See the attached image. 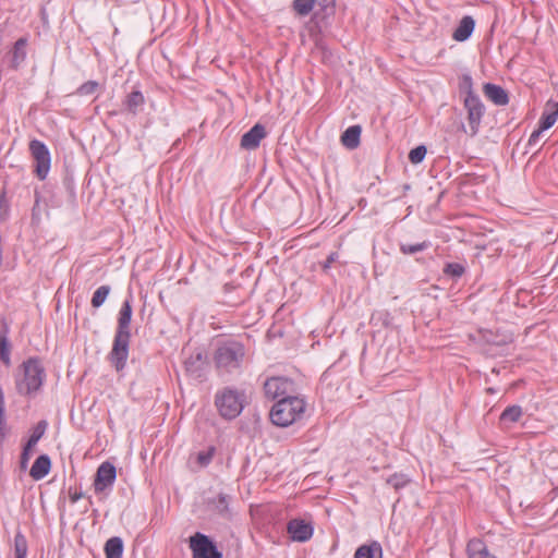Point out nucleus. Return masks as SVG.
<instances>
[{"instance_id":"f257e3e1","label":"nucleus","mask_w":558,"mask_h":558,"mask_svg":"<svg viewBox=\"0 0 558 558\" xmlns=\"http://www.w3.org/2000/svg\"><path fill=\"white\" fill-rule=\"evenodd\" d=\"M132 314V295L130 294L119 311L112 348L108 354V361L117 372L124 369L129 357Z\"/></svg>"},{"instance_id":"f03ea898","label":"nucleus","mask_w":558,"mask_h":558,"mask_svg":"<svg viewBox=\"0 0 558 558\" xmlns=\"http://www.w3.org/2000/svg\"><path fill=\"white\" fill-rule=\"evenodd\" d=\"M245 347L242 342L228 339L220 341L214 352V362L220 374H231L241 368L245 357Z\"/></svg>"},{"instance_id":"7ed1b4c3","label":"nucleus","mask_w":558,"mask_h":558,"mask_svg":"<svg viewBox=\"0 0 558 558\" xmlns=\"http://www.w3.org/2000/svg\"><path fill=\"white\" fill-rule=\"evenodd\" d=\"M306 409V402L303 398L290 396L279 399L269 413L271 422L280 427H288L302 420Z\"/></svg>"},{"instance_id":"20e7f679","label":"nucleus","mask_w":558,"mask_h":558,"mask_svg":"<svg viewBox=\"0 0 558 558\" xmlns=\"http://www.w3.org/2000/svg\"><path fill=\"white\" fill-rule=\"evenodd\" d=\"M45 368L38 357H29L22 364V374L16 377L15 385L20 395L32 396L37 392L45 380Z\"/></svg>"},{"instance_id":"39448f33","label":"nucleus","mask_w":558,"mask_h":558,"mask_svg":"<svg viewBox=\"0 0 558 558\" xmlns=\"http://www.w3.org/2000/svg\"><path fill=\"white\" fill-rule=\"evenodd\" d=\"M244 393L231 387L217 391L215 396V405L219 414L227 420H233L240 415L244 408Z\"/></svg>"},{"instance_id":"423d86ee","label":"nucleus","mask_w":558,"mask_h":558,"mask_svg":"<svg viewBox=\"0 0 558 558\" xmlns=\"http://www.w3.org/2000/svg\"><path fill=\"white\" fill-rule=\"evenodd\" d=\"M29 151L34 159V173L39 180H45L49 173L51 156L47 145L39 141L29 142Z\"/></svg>"},{"instance_id":"0eeeda50","label":"nucleus","mask_w":558,"mask_h":558,"mask_svg":"<svg viewBox=\"0 0 558 558\" xmlns=\"http://www.w3.org/2000/svg\"><path fill=\"white\" fill-rule=\"evenodd\" d=\"M190 548L193 558H222L216 544L205 534L196 532L190 537Z\"/></svg>"},{"instance_id":"6e6552de","label":"nucleus","mask_w":558,"mask_h":558,"mask_svg":"<svg viewBox=\"0 0 558 558\" xmlns=\"http://www.w3.org/2000/svg\"><path fill=\"white\" fill-rule=\"evenodd\" d=\"M264 392L272 400L288 398L294 392V384L286 377H270L264 384Z\"/></svg>"},{"instance_id":"1a4fd4ad","label":"nucleus","mask_w":558,"mask_h":558,"mask_svg":"<svg viewBox=\"0 0 558 558\" xmlns=\"http://www.w3.org/2000/svg\"><path fill=\"white\" fill-rule=\"evenodd\" d=\"M464 107L468 111V121L471 129V136H474L478 132L481 120L484 116V105L474 92H470L464 98Z\"/></svg>"},{"instance_id":"9d476101","label":"nucleus","mask_w":558,"mask_h":558,"mask_svg":"<svg viewBox=\"0 0 558 558\" xmlns=\"http://www.w3.org/2000/svg\"><path fill=\"white\" fill-rule=\"evenodd\" d=\"M117 477V470L116 466L106 461L102 462L96 472L95 480H94V490L96 494L105 492L107 488H110Z\"/></svg>"},{"instance_id":"9b49d317","label":"nucleus","mask_w":558,"mask_h":558,"mask_svg":"<svg viewBox=\"0 0 558 558\" xmlns=\"http://www.w3.org/2000/svg\"><path fill=\"white\" fill-rule=\"evenodd\" d=\"M146 99L138 88H133L122 99V112L136 117L144 109Z\"/></svg>"},{"instance_id":"f8f14e48","label":"nucleus","mask_w":558,"mask_h":558,"mask_svg":"<svg viewBox=\"0 0 558 558\" xmlns=\"http://www.w3.org/2000/svg\"><path fill=\"white\" fill-rule=\"evenodd\" d=\"M287 531L290 534V537L296 542H306L313 535V526L300 519L289 521Z\"/></svg>"},{"instance_id":"ddd939ff","label":"nucleus","mask_w":558,"mask_h":558,"mask_svg":"<svg viewBox=\"0 0 558 558\" xmlns=\"http://www.w3.org/2000/svg\"><path fill=\"white\" fill-rule=\"evenodd\" d=\"M266 135L265 126L257 123L242 135L241 147L246 150H254L259 146L262 140L265 138Z\"/></svg>"},{"instance_id":"4468645a","label":"nucleus","mask_w":558,"mask_h":558,"mask_svg":"<svg viewBox=\"0 0 558 558\" xmlns=\"http://www.w3.org/2000/svg\"><path fill=\"white\" fill-rule=\"evenodd\" d=\"M336 13V0H316L313 20L317 23L327 22Z\"/></svg>"},{"instance_id":"2eb2a0df","label":"nucleus","mask_w":558,"mask_h":558,"mask_svg":"<svg viewBox=\"0 0 558 558\" xmlns=\"http://www.w3.org/2000/svg\"><path fill=\"white\" fill-rule=\"evenodd\" d=\"M485 96L497 106H505L509 102L507 92L499 85L486 83L483 86Z\"/></svg>"},{"instance_id":"dca6fc26","label":"nucleus","mask_w":558,"mask_h":558,"mask_svg":"<svg viewBox=\"0 0 558 558\" xmlns=\"http://www.w3.org/2000/svg\"><path fill=\"white\" fill-rule=\"evenodd\" d=\"M558 119V101H547L545 105L544 111L541 116L538 126H541V131H546L550 129Z\"/></svg>"},{"instance_id":"f3484780","label":"nucleus","mask_w":558,"mask_h":558,"mask_svg":"<svg viewBox=\"0 0 558 558\" xmlns=\"http://www.w3.org/2000/svg\"><path fill=\"white\" fill-rule=\"evenodd\" d=\"M475 27V21L472 16L465 15L463 16L457 28L452 33V38L456 41H465L470 38Z\"/></svg>"},{"instance_id":"a211bd4d","label":"nucleus","mask_w":558,"mask_h":558,"mask_svg":"<svg viewBox=\"0 0 558 558\" xmlns=\"http://www.w3.org/2000/svg\"><path fill=\"white\" fill-rule=\"evenodd\" d=\"M27 43H28V40L26 37H21L14 43L13 48L11 50V61H10L12 69L17 70L21 66V64L25 61L26 54H27L26 53Z\"/></svg>"},{"instance_id":"6ab92c4d","label":"nucleus","mask_w":558,"mask_h":558,"mask_svg":"<svg viewBox=\"0 0 558 558\" xmlns=\"http://www.w3.org/2000/svg\"><path fill=\"white\" fill-rule=\"evenodd\" d=\"M466 553L469 558H497L489 553L487 545L481 538H472L468 542Z\"/></svg>"},{"instance_id":"aec40b11","label":"nucleus","mask_w":558,"mask_h":558,"mask_svg":"<svg viewBox=\"0 0 558 558\" xmlns=\"http://www.w3.org/2000/svg\"><path fill=\"white\" fill-rule=\"evenodd\" d=\"M51 469V460L47 454H40L33 463L29 475L35 480L39 481L47 476Z\"/></svg>"},{"instance_id":"412c9836","label":"nucleus","mask_w":558,"mask_h":558,"mask_svg":"<svg viewBox=\"0 0 558 558\" xmlns=\"http://www.w3.org/2000/svg\"><path fill=\"white\" fill-rule=\"evenodd\" d=\"M206 357L202 352L191 354L184 362V367L187 373L195 377H199L204 371Z\"/></svg>"},{"instance_id":"4be33fe9","label":"nucleus","mask_w":558,"mask_h":558,"mask_svg":"<svg viewBox=\"0 0 558 558\" xmlns=\"http://www.w3.org/2000/svg\"><path fill=\"white\" fill-rule=\"evenodd\" d=\"M230 496L219 493L218 496L209 501L213 510L223 519H231V511L229 508Z\"/></svg>"},{"instance_id":"5701e85b","label":"nucleus","mask_w":558,"mask_h":558,"mask_svg":"<svg viewBox=\"0 0 558 558\" xmlns=\"http://www.w3.org/2000/svg\"><path fill=\"white\" fill-rule=\"evenodd\" d=\"M361 133L360 125H351L342 133L341 143L349 149H355L360 145Z\"/></svg>"},{"instance_id":"b1692460","label":"nucleus","mask_w":558,"mask_h":558,"mask_svg":"<svg viewBox=\"0 0 558 558\" xmlns=\"http://www.w3.org/2000/svg\"><path fill=\"white\" fill-rule=\"evenodd\" d=\"M354 558H383L381 545L376 541L361 545L355 550Z\"/></svg>"},{"instance_id":"393cba45","label":"nucleus","mask_w":558,"mask_h":558,"mask_svg":"<svg viewBox=\"0 0 558 558\" xmlns=\"http://www.w3.org/2000/svg\"><path fill=\"white\" fill-rule=\"evenodd\" d=\"M104 549L106 558H122L123 542L120 537L113 536L106 542Z\"/></svg>"},{"instance_id":"a878e982","label":"nucleus","mask_w":558,"mask_h":558,"mask_svg":"<svg viewBox=\"0 0 558 558\" xmlns=\"http://www.w3.org/2000/svg\"><path fill=\"white\" fill-rule=\"evenodd\" d=\"M523 415L522 408L520 405L507 407L500 414L499 421L504 425L517 423Z\"/></svg>"},{"instance_id":"bb28decb","label":"nucleus","mask_w":558,"mask_h":558,"mask_svg":"<svg viewBox=\"0 0 558 558\" xmlns=\"http://www.w3.org/2000/svg\"><path fill=\"white\" fill-rule=\"evenodd\" d=\"M316 0H292L291 9L298 16H307L314 13Z\"/></svg>"},{"instance_id":"cd10ccee","label":"nucleus","mask_w":558,"mask_h":558,"mask_svg":"<svg viewBox=\"0 0 558 558\" xmlns=\"http://www.w3.org/2000/svg\"><path fill=\"white\" fill-rule=\"evenodd\" d=\"M14 558H27L28 544L27 539L21 531L14 536Z\"/></svg>"},{"instance_id":"c85d7f7f","label":"nucleus","mask_w":558,"mask_h":558,"mask_svg":"<svg viewBox=\"0 0 558 558\" xmlns=\"http://www.w3.org/2000/svg\"><path fill=\"white\" fill-rule=\"evenodd\" d=\"M47 422L46 421H39L33 428L31 436L26 444H28V447H35L37 442L40 440V438L44 436L46 429H47Z\"/></svg>"},{"instance_id":"c756f323","label":"nucleus","mask_w":558,"mask_h":558,"mask_svg":"<svg viewBox=\"0 0 558 558\" xmlns=\"http://www.w3.org/2000/svg\"><path fill=\"white\" fill-rule=\"evenodd\" d=\"M429 247H430L429 241H423V242L415 243V244L401 243L400 252L404 255H414V254L421 253Z\"/></svg>"},{"instance_id":"7c9ffc66","label":"nucleus","mask_w":558,"mask_h":558,"mask_svg":"<svg viewBox=\"0 0 558 558\" xmlns=\"http://www.w3.org/2000/svg\"><path fill=\"white\" fill-rule=\"evenodd\" d=\"M111 288L110 286H100L93 294L90 304L93 307L98 308L100 307L105 301L107 300L108 295L110 294Z\"/></svg>"},{"instance_id":"2f4dec72","label":"nucleus","mask_w":558,"mask_h":558,"mask_svg":"<svg viewBox=\"0 0 558 558\" xmlns=\"http://www.w3.org/2000/svg\"><path fill=\"white\" fill-rule=\"evenodd\" d=\"M410 482V477L403 473H395L387 478V484L391 485L397 492L404 488Z\"/></svg>"},{"instance_id":"473e14b6","label":"nucleus","mask_w":558,"mask_h":558,"mask_svg":"<svg viewBox=\"0 0 558 558\" xmlns=\"http://www.w3.org/2000/svg\"><path fill=\"white\" fill-rule=\"evenodd\" d=\"M100 88V85L97 81H94V80H90V81H87L85 83H83L82 85H80L76 90H75V95L77 96H90L95 93H97Z\"/></svg>"},{"instance_id":"72a5a7b5","label":"nucleus","mask_w":558,"mask_h":558,"mask_svg":"<svg viewBox=\"0 0 558 558\" xmlns=\"http://www.w3.org/2000/svg\"><path fill=\"white\" fill-rule=\"evenodd\" d=\"M10 351H11V344H10V341H9V337H5V335H3L0 338V360L7 366H9L10 363H11Z\"/></svg>"},{"instance_id":"f704fd0d","label":"nucleus","mask_w":558,"mask_h":558,"mask_svg":"<svg viewBox=\"0 0 558 558\" xmlns=\"http://www.w3.org/2000/svg\"><path fill=\"white\" fill-rule=\"evenodd\" d=\"M465 272V268L460 263H448L444 267V274L452 278H460Z\"/></svg>"},{"instance_id":"c9c22d12","label":"nucleus","mask_w":558,"mask_h":558,"mask_svg":"<svg viewBox=\"0 0 558 558\" xmlns=\"http://www.w3.org/2000/svg\"><path fill=\"white\" fill-rule=\"evenodd\" d=\"M427 149L424 145L416 146L409 153V160L413 165L422 162L426 156Z\"/></svg>"},{"instance_id":"e433bc0d","label":"nucleus","mask_w":558,"mask_h":558,"mask_svg":"<svg viewBox=\"0 0 558 558\" xmlns=\"http://www.w3.org/2000/svg\"><path fill=\"white\" fill-rule=\"evenodd\" d=\"M214 454H215V447H209L205 451H199L196 456V461H197L198 465L202 468L207 466L211 462Z\"/></svg>"},{"instance_id":"4c0bfd02","label":"nucleus","mask_w":558,"mask_h":558,"mask_svg":"<svg viewBox=\"0 0 558 558\" xmlns=\"http://www.w3.org/2000/svg\"><path fill=\"white\" fill-rule=\"evenodd\" d=\"M460 88L461 90H465L466 95H469L470 92H473V82L469 74L462 75Z\"/></svg>"},{"instance_id":"58836bf2","label":"nucleus","mask_w":558,"mask_h":558,"mask_svg":"<svg viewBox=\"0 0 558 558\" xmlns=\"http://www.w3.org/2000/svg\"><path fill=\"white\" fill-rule=\"evenodd\" d=\"M35 447H28V444H26L23 448L22 454H21V465L24 468L26 466L33 450Z\"/></svg>"},{"instance_id":"ea45409f","label":"nucleus","mask_w":558,"mask_h":558,"mask_svg":"<svg viewBox=\"0 0 558 558\" xmlns=\"http://www.w3.org/2000/svg\"><path fill=\"white\" fill-rule=\"evenodd\" d=\"M84 497V494L81 490H77L76 488H69V498L72 504L77 502L81 498Z\"/></svg>"},{"instance_id":"a19ab883","label":"nucleus","mask_w":558,"mask_h":558,"mask_svg":"<svg viewBox=\"0 0 558 558\" xmlns=\"http://www.w3.org/2000/svg\"><path fill=\"white\" fill-rule=\"evenodd\" d=\"M543 132L544 131H541V126H538L537 130L533 131L529 137V142H527L529 145L530 146L535 145L538 142V140L541 138Z\"/></svg>"},{"instance_id":"79ce46f5","label":"nucleus","mask_w":558,"mask_h":558,"mask_svg":"<svg viewBox=\"0 0 558 558\" xmlns=\"http://www.w3.org/2000/svg\"><path fill=\"white\" fill-rule=\"evenodd\" d=\"M338 258V254L337 253H331L328 255V257L326 258L325 263L323 264V268L326 270L328 268H330L331 264L336 262V259Z\"/></svg>"},{"instance_id":"37998d69","label":"nucleus","mask_w":558,"mask_h":558,"mask_svg":"<svg viewBox=\"0 0 558 558\" xmlns=\"http://www.w3.org/2000/svg\"><path fill=\"white\" fill-rule=\"evenodd\" d=\"M9 331H10V329H9V325H8L7 320H5V318H1L0 319V338L3 335H5V337H8L9 336Z\"/></svg>"},{"instance_id":"c03bdc74","label":"nucleus","mask_w":558,"mask_h":558,"mask_svg":"<svg viewBox=\"0 0 558 558\" xmlns=\"http://www.w3.org/2000/svg\"><path fill=\"white\" fill-rule=\"evenodd\" d=\"M5 205H7L5 191H2L0 194V219L3 218L2 209L5 207Z\"/></svg>"}]
</instances>
